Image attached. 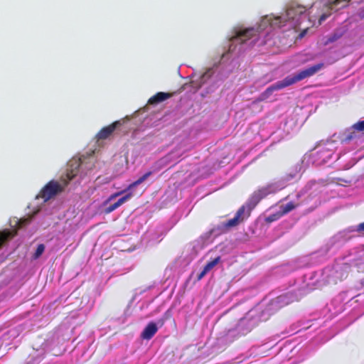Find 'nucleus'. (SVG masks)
I'll return each instance as SVG.
<instances>
[{
	"label": "nucleus",
	"mask_w": 364,
	"mask_h": 364,
	"mask_svg": "<svg viewBox=\"0 0 364 364\" xmlns=\"http://www.w3.org/2000/svg\"><path fill=\"white\" fill-rule=\"evenodd\" d=\"M363 254H359L357 258L353 253L341 259L336 261L332 267H326L323 270L317 272H309L306 273L303 278L296 281L299 295H293L291 292L280 295L277 298V302L282 306L287 305L291 302L299 300L304 294L316 288H320L326 284H336L345 279L348 273L349 264L351 262L355 266L360 263L358 260H363Z\"/></svg>",
	"instance_id": "nucleus-1"
},
{
	"label": "nucleus",
	"mask_w": 364,
	"mask_h": 364,
	"mask_svg": "<svg viewBox=\"0 0 364 364\" xmlns=\"http://www.w3.org/2000/svg\"><path fill=\"white\" fill-rule=\"evenodd\" d=\"M80 165V159L70 161L66 173L60 177V183L54 180L50 181L41 188L36 199H42L46 203L62 193L69 182L77 174Z\"/></svg>",
	"instance_id": "nucleus-2"
},
{
	"label": "nucleus",
	"mask_w": 364,
	"mask_h": 364,
	"mask_svg": "<svg viewBox=\"0 0 364 364\" xmlns=\"http://www.w3.org/2000/svg\"><path fill=\"white\" fill-rule=\"evenodd\" d=\"M324 64L323 63L316 64L306 69L299 71L298 73L294 75L287 76L284 79L280 81H277L274 84L267 87L259 97V101H264L267 100L272 94L273 92L283 89L286 87L290 86L299 81H301L306 77H309L317 72H318Z\"/></svg>",
	"instance_id": "nucleus-3"
},
{
	"label": "nucleus",
	"mask_w": 364,
	"mask_h": 364,
	"mask_svg": "<svg viewBox=\"0 0 364 364\" xmlns=\"http://www.w3.org/2000/svg\"><path fill=\"white\" fill-rule=\"evenodd\" d=\"M306 8L305 6L292 3L288 6L285 16L284 17L278 16L275 18V22H272V24L282 26V25L280 20L284 18V21H294V26H299L301 23V19L306 17Z\"/></svg>",
	"instance_id": "nucleus-4"
},
{
	"label": "nucleus",
	"mask_w": 364,
	"mask_h": 364,
	"mask_svg": "<svg viewBox=\"0 0 364 364\" xmlns=\"http://www.w3.org/2000/svg\"><path fill=\"white\" fill-rule=\"evenodd\" d=\"M257 321L250 318V317L246 316L240 320L237 325L234 329L229 330L228 333V337L232 336H241L248 333L255 326Z\"/></svg>",
	"instance_id": "nucleus-5"
},
{
	"label": "nucleus",
	"mask_w": 364,
	"mask_h": 364,
	"mask_svg": "<svg viewBox=\"0 0 364 364\" xmlns=\"http://www.w3.org/2000/svg\"><path fill=\"white\" fill-rule=\"evenodd\" d=\"M250 210L247 209L245 205L241 206L236 212L235 216L225 223L224 228H232L240 225L243 221L249 218Z\"/></svg>",
	"instance_id": "nucleus-6"
},
{
	"label": "nucleus",
	"mask_w": 364,
	"mask_h": 364,
	"mask_svg": "<svg viewBox=\"0 0 364 364\" xmlns=\"http://www.w3.org/2000/svg\"><path fill=\"white\" fill-rule=\"evenodd\" d=\"M256 35V31L254 28H248L235 31V34L230 38L233 43L240 42L243 43L247 40L252 38Z\"/></svg>",
	"instance_id": "nucleus-7"
},
{
	"label": "nucleus",
	"mask_w": 364,
	"mask_h": 364,
	"mask_svg": "<svg viewBox=\"0 0 364 364\" xmlns=\"http://www.w3.org/2000/svg\"><path fill=\"white\" fill-rule=\"evenodd\" d=\"M39 209L33 211L32 215L28 214V216L23 218L13 217L9 220L10 228H23L29 225L32 218L38 213Z\"/></svg>",
	"instance_id": "nucleus-8"
},
{
	"label": "nucleus",
	"mask_w": 364,
	"mask_h": 364,
	"mask_svg": "<svg viewBox=\"0 0 364 364\" xmlns=\"http://www.w3.org/2000/svg\"><path fill=\"white\" fill-rule=\"evenodd\" d=\"M121 124L120 121H115L111 124L103 127L97 134L98 139H106L109 137L114 130Z\"/></svg>",
	"instance_id": "nucleus-9"
},
{
	"label": "nucleus",
	"mask_w": 364,
	"mask_h": 364,
	"mask_svg": "<svg viewBox=\"0 0 364 364\" xmlns=\"http://www.w3.org/2000/svg\"><path fill=\"white\" fill-rule=\"evenodd\" d=\"M151 174H152V171H147L143 176L139 177L136 181H135L133 183H132L131 184H129L126 190L120 191V192H117V193H115L111 195L110 197L109 198V200H111L114 199V198L120 196L123 193H125L127 191H130L132 188L136 187L139 184L142 183L144 181H146Z\"/></svg>",
	"instance_id": "nucleus-10"
},
{
	"label": "nucleus",
	"mask_w": 364,
	"mask_h": 364,
	"mask_svg": "<svg viewBox=\"0 0 364 364\" xmlns=\"http://www.w3.org/2000/svg\"><path fill=\"white\" fill-rule=\"evenodd\" d=\"M221 261V257L220 256L214 258L213 260L208 262L205 266L203 267V269L198 276V280L202 279L208 273H209L218 264H219Z\"/></svg>",
	"instance_id": "nucleus-11"
},
{
	"label": "nucleus",
	"mask_w": 364,
	"mask_h": 364,
	"mask_svg": "<svg viewBox=\"0 0 364 364\" xmlns=\"http://www.w3.org/2000/svg\"><path fill=\"white\" fill-rule=\"evenodd\" d=\"M158 327L154 322H150L146 326L141 334V337L145 340H150L157 332Z\"/></svg>",
	"instance_id": "nucleus-12"
},
{
	"label": "nucleus",
	"mask_w": 364,
	"mask_h": 364,
	"mask_svg": "<svg viewBox=\"0 0 364 364\" xmlns=\"http://www.w3.org/2000/svg\"><path fill=\"white\" fill-rule=\"evenodd\" d=\"M171 96V93L159 92L149 98L148 103L149 105H156L165 101L166 100L170 98Z\"/></svg>",
	"instance_id": "nucleus-13"
},
{
	"label": "nucleus",
	"mask_w": 364,
	"mask_h": 364,
	"mask_svg": "<svg viewBox=\"0 0 364 364\" xmlns=\"http://www.w3.org/2000/svg\"><path fill=\"white\" fill-rule=\"evenodd\" d=\"M12 230H14V232L9 231H4L0 232V247L4 245V244L9 240V238L12 237L16 234L17 229Z\"/></svg>",
	"instance_id": "nucleus-14"
},
{
	"label": "nucleus",
	"mask_w": 364,
	"mask_h": 364,
	"mask_svg": "<svg viewBox=\"0 0 364 364\" xmlns=\"http://www.w3.org/2000/svg\"><path fill=\"white\" fill-rule=\"evenodd\" d=\"M297 206L296 204H295L294 202L291 201L287 203V204L282 205L280 206L279 212L282 215L284 214H287L289 213L290 211L293 210Z\"/></svg>",
	"instance_id": "nucleus-15"
},
{
	"label": "nucleus",
	"mask_w": 364,
	"mask_h": 364,
	"mask_svg": "<svg viewBox=\"0 0 364 364\" xmlns=\"http://www.w3.org/2000/svg\"><path fill=\"white\" fill-rule=\"evenodd\" d=\"M133 196V193L132 192H129L125 194L124 196L120 198L117 202L112 204L113 208L116 210L119 207H120L122 204L128 201Z\"/></svg>",
	"instance_id": "nucleus-16"
},
{
	"label": "nucleus",
	"mask_w": 364,
	"mask_h": 364,
	"mask_svg": "<svg viewBox=\"0 0 364 364\" xmlns=\"http://www.w3.org/2000/svg\"><path fill=\"white\" fill-rule=\"evenodd\" d=\"M151 236L152 238L149 240V242L154 243V242H159L161 240L160 236L159 235L158 232L156 229H149L146 232V237H150Z\"/></svg>",
	"instance_id": "nucleus-17"
},
{
	"label": "nucleus",
	"mask_w": 364,
	"mask_h": 364,
	"mask_svg": "<svg viewBox=\"0 0 364 364\" xmlns=\"http://www.w3.org/2000/svg\"><path fill=\"white\" fill-rule=\"evenodd\" d=\"M266 194H267L266 189L258 190L257 191L254 193V194L252 195V199H255L256 202H258L264 196H266Z\"/></svg>",
	"instance_id": "nucleus-18"
},
{
	"label": "nucleus",
	"mask_w": 364,
	"mask_h": 364,
	"mask_svg": "<svg viewBox=\"0 0 364 364\" xmlns=\"http://www.w3.org/2000/svg\"><path fill=\"white\" fill-rule=\"evenodd\" d=\"M349 1L350 0H334L332 2L331 6L334 8L337 6L338 8H343L347 6V4Z\"/></svg>",
	"instance_id": "nucleus-19"
},
{
	"label": "nucleus",
	"mask_w": 364,
	"mask_h": 364,
	"mask_svg": "<svg viewBox=\"0 0 364 364\" xmlns=\"http://www.w3.org/2000/svg\"><path fill=\"white\" fill-rule=\"evenodd\" d=\"M45 246L43 244H41L38 246L36 252L33 255V258L37 259L44 252Z\"/></svg>",
	"instance_id": "nucleus-20"
},
{
	"label": "nucleus",
	"mask_w": 364,
	"mask_h": 364,
	"mask_svg": "<svg viewBox=\"0 0 364 364\" xmlns=\"http://www.w3.org/2000/svg\"><path fill=\"white\" fill-rule=\"evenodd\" d=\"M352 127L356 131L364 132V120L358 122Z\"/></svg>",
	"instance_id": "nucleus-21"
},
{
	"label": "nucleus",
	"mask_w": 364,
	"mask_h": 364,
	"mask_svg": "<svg viewBox=\"0 0 364 364\" xmlns=\"http://www.w3.org/2000/svg\"><path fill=\"white\" fill-rule=\"evenodd\" d=\"M282 215L281 214L280 212L276 213V214H273V215H269V217L267 218V222H272V221H274V220H278Z\"/></svg>",
	"instance_id": "nucleus-22"
},
{
	"label": "nucleus",
	"mask_w": 364,
	"mask_h": 364,
	"mask_svg": "<svg viewBox=\"0 0 364 364\" xmlns=\"http://www.w3.org/2000/svg\"><path fill=\"white\" fill-rule=\"evenodd\" d=\"M341 37V35L340 34H337V33H334L333 35H332L327 41V43H332V42H334L336 41V40H338V38H340Z\"/></svg>",
	"instance_id": "nucleus-23"
},
{
	"label": "nucleus",
	"mask_w": 364,
	"mask_h": 364,
	"mask_svg": "<svg viewBox=\"0 0 364 364\" xmlns=\"http://www.w3.org/2000/svg\"><path fill=\"white\" fill-rule=\"evenodd\" d=\"M355 137V134L354 132H353L346 136L345 141H349L352 140L353 139H354Z\"/></svg>",
	"instance_id": "nucleus-24"
},
{
	"label": "nucleus",
	"mask_w": 364,
	"mask_h": 364,
	"mask_svg": "<svg viewBox=\"0 0 364 364\" xmlns=\"http://www.w3.org/2000/svg\"><path fill=\"white\" fill-rule=\"evenodd\" d=\"M115 209L113 208L112 205L111 204L110 205H109L107 208H106V213H109L112 211H114Z\"/></svg>",
	"instance_id": "nucleus-25"
},
{
	"label": "nucleus",
	"mask_w": 364,
	"mask_h": 364,
	"mask_svg": "<svg viewBox=\"0 0 364 364\" xmlns=\"http://www.w3.org/2000/svg\"><path fill=\"white\" fill-rule=\"evenodd\" d=\"M326 16L325 15H322L319 18V23H321V21H324L326 19Z\"/></svg>",
	"instance_id": "nucleus-26"
},
{
	"label": "nucleus",
	"mask_w": 364,
	"mask_h": 364,
	"mask_svg": "<svg viewBox=\"0 0 364 364\" xmlns=\"http://www.w3.org/2000/svg\"><path fill=\"white\" fill-rule=\"evenodd\" d=\"M357 228H364V222L363 223H360Z\"/></svg>",
	"instance_id": "nucleus-27"
},
{
	"label": "nucleus",
	"mask_w": 364,
	"mask_h": 364,
	"mask_svg": "<svg viewBox=\"0 0 364 364\" xmlns=\"http://www.w3.org/2000/svg\"><path fill=\"white\" fill-rule=\"evenodd\" d=\"M356 230H358V232H360V231H364V228H362V229H356Z\"/></svg>",
	"instance_id": "nucleus-28"
},
{
	"label": "nucleus",
	"mask_w": 364,
	"mask_h": 364,
	"mask_svg": "<svg viewBox=\"0 0 364 364\" xmlns=\"http://www.w3.org/2000/svg\"><path fill=\"white\" fill-rule=\"evenodd\" d=\"M361 284H362L363 285H364V281H362V282H361Z\"/></svg>",
	"instance_id": "nucleus-29"
}]
</instances>
